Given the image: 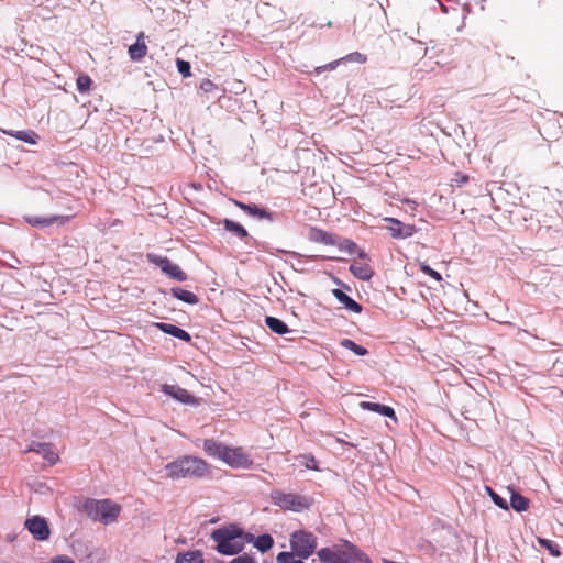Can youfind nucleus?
I'll return each mask as SVG.
<instances>
[{"instance_id": "nucleus-45", "label": "nucleus", "mask_w": 563, "mask_h": 563, "mask_svg": "<svg viewBox=\"0 0 563 563\" xmlns=\"http://www.w3.org/2000/svg\"><path fill=\"white\" fill-rule=\"evenodd\" d=\"M338 559L336 561L339 562H343V563H352L351 562V559H349L347 556V552L346 551H338Z\"/></svg>"}, {"instance_id": "nucleus-1", "label": "nucleus", "mask_w": 563, "mask_h": 563, "mask_svg": "<svg viewBox=\"0 0 563 563\" xmlns=\"http://www.w3.org/2000/svg\"><path fill=\"white\" fill-rule=\"evenodd\" d=\"M211 539L217 543L214 549L219 554L238 555L244 549V543H254L255 536L235 523H230L213 530Z\"/></svg>"}, {"instance_id": "nucleus-11", "label": "nucleus", "mask_w": 563, "mask_h": 563, "mask_svg": "<svg viewBox=\"0 0 563 563\" xmlns=\"http://www.w3.org/2000/svg\"><path fill=\"white\" fill-rule=\"evenodd\" d=\"M163 394L172 397L184 405H198V399L191 395L187 389L179 385L163 384L159 389Z\"/></svg>"}, {"instance_id": "nucleus-26", "label": "nucleus", "mask_w": 563, "mask_h": 563, "mask_svg": "<svg viewBox=\"0 0 563 563\" xmlns=\"http://www.w3.org/2000/svg\"><path fill=\"white\" fill-rule=\"evenodd\" d=\"M101 500L97 499H87L84 503L82 509L86 512V515L92 519L93 521H100L101 516Z\"/></svg>"}, {"instance_id": "nucleus-38", "label": "nucleus", "mask_w": 563, "mask_h": 563, "mask_svg": "<svg viewBox=\"0 0 563 563\" xmlns=\"http://www.w3.org/2000/svg\"><path fill=\"white\" fill-rule=\"evenodd\" d=\"M177 70L183 77L191 75V65L189 62L178 58L176 62Z\"/></svg>"}, {"instance_id": "nucleus-10", "label": "nucleus", "mask_w": 563, "mask_h": 563, "mask_svg": "<svg viewBox=\"0 0 563 563\" xmlns=\"http://www.w3.org/2000/svg\"><path fill=\"white\" fill-rule=\"evenodd\" d=\"M234 205L245 212L249 217L257 220H267L268 222H275L278 219V214L271 212L266 208L258 207L255 203H245L240 200H233Z\"/></svg>"}, {"instance_id": "nucleus-13", "label": "nucleus", "mask_w": 563, "mask_h": 563, "mask_svg": "<svg viewBox=\"0 0 563 563\" xmlns=\"http://www.w3.org/2000/svg\"><path fill=\"white\" fill-rule=\"evenodd\" d=\"M26 452L41 454L51 465H55L59 461V455L54 450V445L52 443L32 441Z\"/></svg>"}, {"instance_id": "nucleus-18", "label": "nucleus", "mask_w": 563, "mask_h": 563, "mask_svg": "<svg viewBox=\"0 0 563 563\" xmlns=\"http://www.w3.org/2000/svg\"><path fill=\"white\" fill-rule=\"evenodd\" d=\"M307 239L313 243H322L324 245H334L335 234H332L318 227H309Z\"/></svg>"}, {"instance_id": "nucleus-24", "label": "nucleus", "mask_w": 563, "mask_h": 563, "mask_svg": "<svg viewBox=\"0 0 563 563\" xmlns=\"http://www.w3.org/2000/svg\"><path fill=\"white\" fill-rule=\"evenodd\" d=\"M515 511L523 512L529 508L530 499L517 490L510 492V500L508 504Z\"/></svg>"}, {"instance_id": "nucleus-3", "label": "nucleus", "mask_w": 563, "mask_h": 563, "mask_svg": "<svg viewBox=\"0 0 563 563\" xmlns=\"http://www.w3.org/2000/svg\"><path fill=\"white\" fill-rule=\"evenodd\" d=\"M165 476L172 479H200L209 474L207 462L194 455L178 456L164 467Z\"/></svg>"}, {"instance_id": "nucleus-22", "label": "nucleus", "mask_w": 563, "mask_h": 563, "mask_svg": "<svg viewBox=\"0 0 563 563\" xmlns=\"http://www.w3.org/2000/svg\"><path fill=\"white\" fill-rule=\"evenodd\" d=\"M169 294L173 298L190 306L197 305L199 302V298L196 294L178 286L172 287Z\"/></svg>"}, {"instance_id": "nucleus-6", "label": "nucleus", "mask_w": 563, "mask_h": 563, "mask_svg": "<svg viewBox=\"0 0 563 563\" xmlns=\"http://www.w3.org/2000/svg\"><path fill=\"white\" fill-rule=\"evenodd\" d=\"M290 548L300 559H308L317 548V538L311 532L295 531L290 537Z\"/></svg>"}, {"instance_id": "nucleus-46", "label": "nucleus", "mask_w": 563, "mask_h": 563, "mask_svg": "<svg viewBox=\"0 0 563 563\" xmlns=\"http://www.w3.org/2000/svg\"><path fill=\"white\" fill-rule=\"evenodd\" d=\"M331 279H332V282H333L336 286H343V282H342L340 278H338L336 276L331 275Z\"/></svg>"}, {"instance_id": "nucleus-42", "label": "nucleus", "mask_w": 563, "mask_h": 563, "mask_svg": "<svg viewBox=\"0 0 563 563\" xmlns=\"http://www.w3.org/2000/svg\"><path fill=\"white\" fill-rule=\"evenodd\" d=\"M468 180L470 176L461 172L455 173V176L453 178V181L456 184L457 187L464 186L465 184L468 183Z\"/></svg>"}, {"instance_id": "nucleus-25", "label": "nucleus", "mask_w": 563, "mask_h": 563, "mask_svg": "<svg viewBox=\"0 0 563 563\" xmlns=\"http://www.w3.org/2000/svg\"><path fill=\"white\" fill-rule=\"evenodd\" d=\"M265 324L266 327L274 333L284 335L290 332L288 325L286 322H284L282 319L276 317H266L265 318Z\"/></svg>"}, {"instance_id": "nucleus-44", "label": "nucleus", "mask_w": 563, "mask_h": 563, "mask_svg": "<svg viewBox=\"0 0 563 563\" xmlns=\"http://www.w3.org/2000/svg\"><path fill=\"white\" fill-rule=\"evenodd\" d=\"M49 563H75V561L67 555H56L51 559Z\"/></svg>"}, {"instance_id": "nucleus-35", "label": "nucleus", "mask_w": 563, "mask_h": 563, "mask_svg": "<svg viewBox=\"0 0 563 563\" xmlns=\"http://www.w3.org/2000/svg\"><path fill=\"white\" fill-rule=\"evenodd\" d=\"M93 81L88 75H79L76 85L79 93H86L91 89Z\"/></svg>"}, {"instance_id": "nucleus-20", "label": "nucleus", "mask_w": 563, "mask_h": 563, "mask_svg": "<svg viewBox=\"0 0 563 563\" xmlns=\"http://www.w3.org/2000/svg\"><path fill=\"white\" fill-rule=\"evenodd\" d=\"M360 407L363 410L372 411V412L378 413L383 417H387L394 421H397L396 412H395L394 408H391L390 406L379 404V402L361 401Z\"/></svg>"}, {"instance_id": "nucleus-40", "label": "nucleus", "mask_w": 563, "mask_h": 563, "mask_svg": "<svg viewBox=\"0 0 563 563\" xmlns=\"http://www.w3.org/2000/svg\"><path fill=\"white\" fill-rule=\"evenodd\" d=\"M294 555H296V554L292 551L291 552L283 551L277 554L276 560L278 563H291V561L295 560Z\"/></svg>"}, {"instance_id": "nucleus-28", "label": "nucleus", "mask_w": 563, "mask_h": 563, "mask_svg": "<svg viewBox=\"0 0 563 563\" xmlns=\"http://www.w3.org/2000/svg\"><path fill=\"white\" fill-rule=\"evenodd\" d=\"M176 563H203L202 552L200 550L179 552Z\"/></svg>"}, {"instance_id": "nucleus-50", "label": "nucleus", "mask_w": 563, "mask_h": 563, "mask_svg": "<svg viewBox=\"0 0 563 563\" xmlns=\"http://www.w3.org/2000/svg\"><path fill=\"white\" fill-rule=\"evenodd\" d=\"M291 563H305V562L301 559V560H294V561H291Z\"/></svg>"}, {"instance_id": "nucleus-14", "label": "nucleus", "mask_w": 563, "mask_h": 563, "mask_svg": "<svg viewBox=\"0 0 563 563\" xmlns=\"http://www.w3.org/2000/svg\"><path fill=\"white\" fill-rule=\"evenodd\" d=\"M345 62H355V63H358V64H363V63L366 62V56L364 54H362V53H358V52L350 53V54H347L346 56H344L342 58H339V59L330 62V63H328L325 65L316 67L314 68V73L316 74H321V73L327 71V70H334L340 64L345 63Z\"/></svg>"}, {"instance_id": "nucleus-2", "label": "nucleus", "mask_w": 563, "mask_h": 563, "mask_svg": "<svg viewBox=\"0 0 563 563\" xmlns=\"http://www.w3.org/2000/svg\"><path fill=\"white\" fill-rule=\"evenodd\" d=\"M202 448L208 456L222 461L232 468L249 470L253 465V460L242 448H231L214 439H206Z\"/></svg>"}, {"instance_id": "nucleus-36", "label": "nucleus", "mask_w": 563, "mask_h": 563, "mask_svg": "<svg viewBox=\"0 0 563 563\" xmlns=\"http://www.w3.org/2000/svg\"><path fill=\"white\" fill-rule=\"evenodd\" d=\"M550 150L558 158L556 164H561L563 166V137L551 144Z\"/></svg>"}, {"instance_id": "nucleus-41", "label": "nucleus", "mask_w": 563, "mask_h": 563, "mask_svg": "<svg viewBox=\"0 0 563 563\" xmlns=\"http://www.w3.org/2000/svg\"><path fill=\"white\" fill-rule=\"evenodd\" d=\"M228 563H257V561L255 560V558L253 555L244 553L242 555H239V556L232 559Z\"/></svg>"}, {"instance_id": "nucleus-37", "label": "nucleus", "mask_w": 563, "mask_h": 563, "mask_svg": "<svg viewBox=\"0 0 563 563\" xmlns=\"http://www.w3.org/2000/svg\"><path fill=\"white\" fill-rule=\"evenodd\" d=\"M301 463L305 464L306 468L311 471H319V463L311 453L301 455Z\"/></svg>"}, {"instance_id": "nucleus-27", "label": "nucleus", "mask_w": 563, "mask_h": 563, "mask_svg": "<svg viewBox=\"0 0 563 563\" xmlns=\"http://www.w3.org/2000/svg\"><path fill=\"white\" fill-rule=\"evenodd\" d=\"M4 133L31 145L36 144L40 139L38 134L32 130L4 131Z\"/></svg>"}, {"instance_id": "nucleus-47", "label": "nucleus", "mask_w": 563, "mask_h": 563, "mask_svg": "<svg viewBox=\"0 0 563 563\" xmlns=\"http://www.w3.org/2000/svg\"><path fill=\"white\" fill-rule=\"evenodd\" d=\"M339 287H340V289H342V290L344 289V290H346V291H351V287H350L347 284H345V283H343V286H339Z\"/></svg>"}, {"instance_id": "nucleus-8", "label": "nucleus", "mask_w": 563, "mask_h": 563, "mask_svg": "<svg viewBox=\"0 0 563 563\" xmlns=\"http://www.w3.org/2000/svg\"><path fill=\"white\" fill-rule=\"evenodd\" d=\"M27 531L37 541H46L51 536V529L47 520L38 515L32 516L24 523Z\"/></svg>"}, {"instance_id": "nucleus-16", "label": "nucleus", "mask_w": 563, "mask_h": 563, "mask_svg": "<svg viewBox=\"0 0 563 563\" xmlns=\"http://www.w3.org/2000/svg\"><path fill=\"white\" fill-rule=\"evenodd\" d=\"M101 516L100 522L104 525L111 523L118 519L121 512V507L110 499H101Z\"/></svg>"}, {"instance_id": "nucleus-48", "label": "nucleus", "mask_w": 563, "mask_h": 563, "mask_svg": "<svg viewBox=\"0 0 563 563\" xmlns=\"http://www.w3.org/2000/svg\"><path fill=\"white\" fill-rule=\"evenodd\" d=\"M405 202L408 203V205H412L413 209L417 207V202L415 200L407 199Z\"/></svg>"}, {"instance_id": "nucleus-51", "label": "nucleus", "mask_w": 563, "mask_h": 563, "mask_svg": "<svg viewBox=\"0 0 563 563\" xmlns=\"http://www.w3.org/2000/svg\"><path fill=\"white\" fill-rule=\"evenodd\" d=\"M161 292H162L163 295H167V291H166V290H161Z\"/></svg>"}, {"instance_id": "nucleus-23", "label": "nucleus", "mask_w": 563, "mask_h": 563, "mask_svg": "<svg viewBox=\"0 0 563 563\" xmlns=\"http://www.w3.org/2000/svg\"><path fill=\"white\" fill-rule=\"evenodd\" d=\"M349 271L355 278L362 282H368L374 276V271L368 264L353 263L350 265Z\"/></svg>"}, {"instance_id": "nucleus-21", "label": "nucleus", "mask_w": 563, "mask_h": 563, "mask_svg": "<svg viewBox=\"0 0 563 563\" xmlns=\"http://www.w3.org/2000/svg\"><path fill=\"white\" fill-rule=\"evenodd\" d=\"M129 56L133 62L142 60L147 54V46L144 42V32H140L135 43L129 46Z\"/></svg>"}, {"instance_id": "nucleus-19", "label": "nucleus", "mask_w": 563, "mask_h": 563, "mask_svg": "<svg viewBox=\"0 0 563 563\" xmlns=\"http://www.w3.org/2000/svg\"><path fill=\"white\" fill-rule=\"evenodd\" d=\"M154 327L156 329H158L159 331H162L163 333L168 334L173 338L179 339L184 342L191 341V335L187 331H185L184 329H181L175 324L166 323V322H156V323H154Z\"/></svg>"}, {"instance_id": "nucleus-7", "label": "nucleus", "mask_w": 563, "mask_h": 563, "mask_svg": "<svg viewBox=\"0 0 563 563\" xmlns=\"http://www.w3.org/2000/svg\"><path fill=\"white\" fill-rule=\"evenodd\" d=\"M147 260L150 263L158 266L162 273L177 282H186L188 279V275L180 268V266L173 263L166 256L150 253L147 254Z\"/></svg>"}, {"instance_id": "nucleus-43", "label": "nucleus", "mask_w": 563, "mask_h": 563, "mask_svg": "<svg viewBox=\"0 0 563 563\" xmlns=\"http://www.w3.org/2000/svg\"><path fill=\"white\" fill-rule=\"evenodd\" d=\"M200 89L205 92H211L216 89V85L210 79H203L200 82Z\"/></svg>"}, {"instance_id": "nucleus-39", "label": "nucleus", "mask_w": 563, "mask_h": 563, "mask_svg": "<svg viewBox=\"0 0 563 563\" xmlns=\"http://www.w3.org/2000/svg\"><path fill=\"white\" fill-rule=\"evenodd\" d=\"M420 271L422 273H424L426 275L430 276L431 278H433L437 282H441L442 280L441 274L438 271L433 269L430 265H428L426 263H422L420 265Z\"/></svg>"}, {"instance_id": "nucleus-34", "label": "nucleus", "mask_w": 563, "mask_h": 563, "mask_svg": "<svg viewBox=\"0 0 563 563\" xmlns=\"http://www.w3.org/2000/svg\"><path fill=\"white\" fill-rule=\"evenodd\" d=\"M485 489L490 497L492 501L500 509L508 510L509 505L507 500L501 497L499 494H497L492 487L485 486Z\"/></svg>"}, {"instance_id": "nucleus-5", "label": "nucleus", "mask_w": 563, "mask_h": 563, "mask_svg": "<svg viewBox=\"0 0 563 563\" xmlns=\"http://www.w3.org/2000/svg\"><path fill=\"white\" fill-rule=\"evenodd\" d=\"M269 498L275 506L294 512H301L305 509H309L312 505V500L308 496L285 493L280 489H273L269 493Z\"/></svg>"}, {"instance_id": "nucleus-33", "label": "nucleus", "mask_w": 563, "mask_h": 563, "mask_svg": "<svg viewBox=\"0 0 563 563\" xmlns=\"http://www.w3.org/2000/svg\"><path fill=\"white\" fill-rule=\"evenodd\" d=\"M317 554L321 563H343L336 561L339 554L338 551H333L330 548H321Z\"/></svg>"}, {"instance_id": "nucleus-29", "label": "nucleus", "mask_w": 563, "mask_h": 563, "mask_svg": "<svg viewBox=\"0 0 563 563\" xmlns=\"http://www.w3.org/2000/svg\"><path fill=\"white\" fill-rule=\"evenodd\" d=\"M253 545L262 553L269 551L274 545V539L269 533L255 537Z\"/></svg>"}, {"instance_id": "nucleus-31", "label": "nucleus", "mask_w": 563, "mask_h": 563, "mask_svg": "<svg viewBox=\"0 0 563 563\" xmlns=\"http://www.w3.org/2000/svg\"><path fill=\"white\" fill-rule=\"evenodd\" d=\"M340 345L351 352H353L357 356H365L368 354V350L351 339H343L340 342Z\"/></svg>"}, {"instance_id": "nucleus-4", "label": "nucleus", "mask_w": 563, "mask_h": 563, "mask_svg": "<svg viewBox=\"0 0 563 563\" xmlns=\"http://www.w3.org/2000/svg\"><path fill=\"white\" fill-rule=\"evenodd\" d=\"M221 224L223 225L225 231L231 232L236 238H239L241 241H245L246 242L247 240H253L255 246L260 251L268 253V254H274L275 252H280V253L289 254L292 257H305V258L310 260V261H313V260L334 261V262L346 261L345 258L336 257V256L303 255V254H300V253L295 252V251H286V250H282V249H275L268 242L257 241V240L253 239L249 234L247 230L241 223H239V222H235V221H233L231 219L225 218V219H223L221 221Z\"/></svg>"}, {"instance_id": "nucleus-32", "label": "nucleus", "mask_w": 563, "mask_h": 563, "mask_svg": "<svg viewBox=\"0 0 563 563\" xmlns=\"http://www.w3.org/2000/svg\"><path fill=\"white\" fill-rule=\"evenodd\" d=\"M540 547L547 549L552 556H560L562 554L560 545L550 539L539 537L537 539Z\"/></svg>"}, {"instance_id": "nucleus-15", "label": "nucleus", "mask_w": 563, "mask_h": 563, "mask_svg": "<svg viewBox=\"0 0 563 563\" xmlns=\"http://www.w3.org/2000/svg\"><path fill=\"white\" fill-rule=\"evenodd\" d=\"M334 245L338 246L340 251L346 252L350 255L356 254L361 260H369L368 254L363 249H360L358 245L351 239L335 235Z\"/></svg>"}, {"instance_id": "nucleus-9", "label": "nucleus", "mask_w": 563, "mask_h": 563, "mask_svg": "<svg viewBox=\"0 0 563 563\" xmlns=\"http://www.w3.org/2000/svg\"><path fill=\"white\" fill-rule=\"evenodd\" d=\"M384 220L385 222L389 223L387 229L390 236L397 240L411 238L419 230L415 224H406L393 217H387Z\"/></svg>"}, {"instance_id": "nucleus-30", "label": "nucleus", "mask_w": 563, "mask_h": 563, "mask_svg": "<svg viewBox=\"0 0 563 563\" xmlns=\"http://www.w3.org/2000/svg\"><path fill=\"white\" fill-rule=\"evenodd\" d=\"M344 547L346 548L347 556L349 559H351L352 563H357L361 562L363 559H366L367 554L354 543L345 540Z\"/></svg>"}, {"instance_id": "nucleus-49", "label": "nucleus", "mask_w": 563, "mask_h": 563, "mask_svg": "<svg viewBox=\"0 0 563 563\" xmlns=\"http://www.w3.org/2000/svg\"><path fill=\"white\" fill-rule=\"evenodd\" d=\"M361 563H373L371 559L366 555V559H363Z\"/></svg>"}, {"instance_id": "nucleus-17", "label": "nucleus", "mask_w": 563, "mask_h": 563, "mask_svg": "<svg viewBox=\"0 0 563 563\" xmlns=\"http://www.w3.org/2000/svg\"><path fill=\"white\" fill-rule=\"evenodd\" d=\"M332 295L345 310L353 313H361L363 311V306L349 296L344 290L334 288L332 289Z\"/></svg>"}, {"instance_id": "nucleus-12", "label": "nucleus", "mask_w": 563, "mask_h": 563, "mask_svg": "<svg viewBox=\"0 0 563 563\" xmlns=\"http://www.w3.org/2000/svg\"><path fill=\"white\" fill-rule=\"evenodd\" d=\"M24 221L35 228L45 229L53 224H57L59 227L65 225L69 222V216H49V217H38V216H24Z\"/></svg>"}]
</instances>
